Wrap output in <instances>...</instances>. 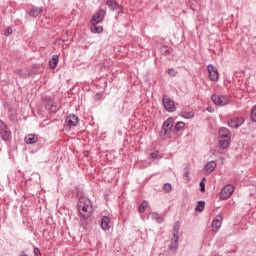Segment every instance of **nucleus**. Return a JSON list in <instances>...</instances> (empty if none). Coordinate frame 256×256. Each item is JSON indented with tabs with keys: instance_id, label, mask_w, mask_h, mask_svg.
Wrapping results in <instances>:
<instances>
[{
	"instance_id": "nucleus-42",
	"label": "nucleus",
	"mask_w": 256,
	"mask_h": 256,
	"mask_svg": "<svg viewBox=\"0 0 256 256\" xmlns=\"http://www.w3.org/2000/svg\"><path fill=\"white\" fill-rule=\"evenodd\" d=\"M105 85H107V81H105Z\"/></svg>"
},
{
	"instance_id": "nucleus-2",
	"label": "nucleus",
	"mask_w": 256,
	"mask_h": 256,
	"mask_svg": "<svg viewBox=\"0 0 256 256\" xmlns=\"http://www.w3.org/2000/svg\"><path fill=\"white\" fill-rule=\"evenodd\" d=\"M218 147L220 149H228L231 145V132L226 127H221L218 131Z\"/></svg>"
},
{
	"instance_id": "nucleus-6",
	"label": "nucleus",
	"mask_w": 256,
	"mask_h": 256,
	"mask_svg": "<svg viewBox=\"0 0 256 256\" xmlns=\"http://www.w3.org/2000/svg\"><path fill=\"white\" fill-rule=\"evenodd\" d=\"M162 104L164 109H166L168 113H175V111H177V107H175V102L173 101V99H171V97L167 95H164L162 97Z\"/></svg>"
},
{
	"instance_id": "nucleus-5",
	"label": "nucleus",
	"mask_w": 256,
	"mask_h": 256,
	"mask_svg": "<svg viewBox=\"0 0 256 256\" xmlns=\"http://www.w3.org/2000/svg\"><path fill=\"white\" fill-rule=\"evenodd\" d=\"M0 137L2 141H11L13 139L9 126L3 120H0Z\"/></svg>"
},
{
	"instance_id": "nucleus-7",
	"label": "nucleus",
	"mask_w": 256,
	"mask_h": 256,
	"mask_svg": "<svg viewBox=\"0 0 256 256\" xmlns=\"http://www.w3.org/2000/svg\"><path fill=\"white\" fill-rule=\"evenodd\" d=\"M234 191H235V187L231 184H228L221 189L219 193V197L222 201H227V199H229V197L233 195Z\"/></svg>"
},
{
	"instance_id": "nucleus-10",
	"label": "nucleus",
	"mask_w": 256,
	"mask_h": 256,
	"mask_svg": "<svg viewBox=\"0 0 256 256\" xmlns=\"http://www.w3.org/2000/svg\"><path fill=\"white\" fill-rule=\"evenodd\" d=\"M173 123H175V120L172 117L164 121L162 125V131H163L164 137H167V135H170L171 131H173Z\"/></svg>"
},
{
	"instance_id": "nucleus-25",
	"label": "nucleus",
	"mask_w": 256,
	"mask_h": 256,
	"mask_svg": "<svg viewBox=\"0 0 256 256\" xmlns=\"http://www.w3.org/2000/svg\"><path fill=\"white\" fill-rule=\"evenodd\" d=\"M160 52L162 55H171V48H169L167 45H163L160 47Z\"/></svg>"
},
{
	"instance_id": "nucleus-19",
	"label": "nucleus",
	"mask_w": 256,
	"mask_h": 256,
	"mask_svg": "<svg viewBox=\"0 0 256 256\" xmlns=\"http://www.w3.org/2000/svg\"><path fill=\"white\" fill-rule=\"evenodd\" d=\"M41 13H43V8L33 7L28 12V15L30 17H34L35 18V17H39V15H41Z\"/></svg>"
},
{
	"instance_id": "nucleus-41",
	"label": "nucleus",
	"mask_w": 256,
	"mask_h": 256,
	"mask_svg": "<svg viewBox=\"0 0 256 256\" xmlns=\"http://www.w3.org/2000/svg\"><path fill=\"white\" fill-rule=\"evenodd\" d=\"M19 256H28L25 251L20 252Z\"/></svg>"
},
{
	"instance_id": "nucleus-26",
	"label": "nucleus",
	"mask_w": 256,
	"mask_h": 256,
	"mask_svg": "<svg viewBox=\"0 0 256 256\" xmlns=\"http://www.w3.org/2000/svg\"><path fill=\"white\" fill-rule=\"evenodd\" d=\"M14 73L16 75H18V77L20 79H27V75L25 74V70L24 69H18V70H15Z\"/></svg>"
},
{
	"instance_id": "nucleus-31",
	"label": "nucleus",
	"mask_w": 256,
	"mask_h": 256,
	"mask_svg": "<svg viewBox=\"0 0 256 256\" xmlns=\"http://www.w3.org/2000/svg\"><path fill=\"white\" fill-rule=\"evenodd\" d=\"M5 37H9L10 35H13V28L7 27L4 32Z\"/></svg>"
},
{
	"instance_id": "nucleus-23",
	"label": "nucleus",
	"mask_w": 256,
	"mask_h": 256,
	"mask_svg": "<svg viewBox=\"0 0 256 256\" xmlns=\"http://www.w3.org/2000/svg\"><path fill=\"white\" fill-rule=\"evenodd\" d=\"M195 211H198V213H203V211H205V201H198Z\"/></svg>"
},
{
	"instance_id": "nucleus-17",
	"label": "nucleus",
	"mask_w": 256,
	"mask_h": 256,
	"mask_svg": "<svg viewBox=\"0 0 256 256\" xmlns=\"http://www.w3.org/2000/svg\"><path fill=\"white\" fill-rule=\"evenodd\" d=\"M106 5L107 7H109V9H111L112 11H119V8L121 5H119V3L115 0H107L106 1Z\"/></svg>"
},
{
	"instance_id": "nucleus-12",
	"label": "nucleus",
	"mask_w": 256,
	"mask_h": 256,
	"mask_svg": "<svg viewBox=\"0 0 256 256\" xmlns=\"http://www.w3.org/2000/svg\"><path fill=\"white\" fill-rule=\"evenodd\" d=\"M221 225H223V214L220 213V214L216 215V217L212 221V224H211L212 231L214 233H217V231H219V229H221Z\"/></svg>"
},
{
	"instance_id": "nucleus-39",
	"label": "nucleus",
	"mask_w": 256,
	"mask_h": 256,
	"mask_svg": "<svg viewBox=\"0 0 256 256\" xmlns=\"http://www.w3.org/2000/svg\"><path fill=\"white\" fill-rule=\"evenodd\" d=\"M25 74H26V79H29V77L33 76V70H26Z\"/></svg>"
},
{
	"instance_id": "nucleus-11",
	"label": "nucleus",
	"mask_w": 256,
	"mask_h": 256,
	"mask_svg": "<svg viewBox=\"0 0 256 256\" xmlns=\"http://www.w3.org/2000/svg\"><path fill=\"white\" fill-rule=\"evenodd\" d=\"M79 123V117L75 114H70L65 118V125L68 129H73V127H77Z\"/></svg>"
},
{
	"instance_id": "nucleus-34",
	"label": "nucleus",
	"mask_w": 256,
	"mask_h": 256,
	"mask_svg": "<svg viewBox=\"0 0 256 256\" xmlns=\"http://www.w3.org/2000/svg\"><path fill=\"white\" fill-rule=\"evenodd\" d=\"M157 157H159L158 151H154V152L150 153V159H157Z\"/></svg>"
},
{
	"instance_id": "nucleus-8",
	"label": "nucleus",
	"mask_w": 256,
	"mask_h": 256,
	"mask_svg": "<svg viewBox=\"0 0 256 256\" xmlns=\"http://www.w3.org/2000/svg\"><path fill=\"white\" fill-rule=\"evenodd\" d=\"M44 107L46 111H49V113H57L61 108L58 107L57 102L51 98H46L44 100Z\"/></svg>"
},
{
	"instance_id": "nucleus-14",
	"label": "nucleus",
	"mask_w": 256,
	"mask_h": 256,
	"mask_svg": "<svg viewBox=\"0 0 256 256\" xmlns=\"http://www.w3.org/2000/svg\"><path fill=\"white\" fill-rule=\"evenodd\" d=\"M243 123H245L244 118L235 117L228 121V126H230L231 129H239V127H241V125H243Z\"/></svg>"
},
{
	"instance_id": "nucleus-18",
	"label": "nucleus",
	"mask_w": 256,
	"mask_h": 256,
	"mask_svg": "<svg viewBox=\"0 0 256 256\" xmlns=\"http://www.w3.org/2000/svg\"><path fill=\"white\" fill-rule=\"evenodd\" d=\"M216 168H217V162L213 160L207 162L205 165V171H207V173H213V171H215Z\"/></svg>"
},
{
	"instance_id": "nucleus-4",
	"label": "nucleus",
	"mask_w": 256,
	"mask_h": 256,
	"mask_svg": "<svg viewBox=\"0 0 256 256\" xmlns=\"http://www.w3.org/2000/svg\"><path fill=\"white\" fill-rule=\"evenodd\" d=\"M179 222H177L172 231V239H171V244L169 245L170 251H177L179 249Z\"/></svg>"
},
{
	"instance_id": "nucleus-9",
	"label": "nucleus",
	"mask_w": 256,
	"mask_h": 256,
	"mask_svg": "<svg viewBox=\"0 0 256 256\" xmlns=\"http://www.w3.org/2000/svg\"><path fill=\"white\" fill-rule=\"evenodd\" d=\"M105 15H107V10L105 9H99L95 12V14L92 16V18L90 19V23H103L104 19H105Z\"/></svg>"
},
{
	"instance_id": "nucleus-38",
	"label": "nucleus",
	"mask_w": 256,
	"mask_h": 256,
	"mask_svg": "<svg viewBox=\"0 0 256 256\" xmlns=\"http://www.w3.org/2000/svg\"><path fill=\"white\" fill-rule=\"evenodd\" d=\"M189 174H190V172H189V168H184V173H183V177H186V179H189Z\"/></svg>"
},
{
	"instance_id": "nucleus-32",
	"label": "nucleus",
	"mask_w": 256,
	"mask_h": 256,
	"mask_svg": "<svg viewBox=\"0 0 256 256\" xmlns=\"http://www.w3.org/2000/svg\"><path fill=\"white\" fill-rule=\"evenodd\" d=\"M168 75H169L170 77H175V75H177V72L175 71L174 68H169V69H168Z\"/></svg>"
},
{
	"instance_id": "nucleus-35",
	"label": "nucleus",
	"mask_w": 256,
	"mask_h": 256,
	"mask_svg": "<svg viewBox=\"0 0 256 256\" xmlns=\"http://www.w3.org/2000/svg\"><path fill=\"white\" fill-rule=\"evenodd\" d=\"M123 13H125V9L123 8L122 5H120V8H118V13L116 15V19H117V17H119V15H121Z\"/></svg>"
},
{
	"instance_id": "nucleus-20",
	"label": "nucleus",
	"mask_w": 256,
	"mask_h": 256,
	"mask_svg": "<svg viewBox=\"0 0 256 256\" xmlns=\"http://www.w3.org/2000/svg\"><path fill=\"white\" fill-rule=\"evenodd\" d=\"M57 65H59V56L53 55L49 61V67L50 69H57Z\"/></svg>"
},
{
	"instance_id": "nucleus-40",
	"label": "nucleus",
	"mask_w": 256,
	"mask_h": 256,
	"mask_svg": "<svg viewBox=\"0 0 256 256\" xmlns=\"http://www.w3.org/2000/svg\"><path fill=\"white\" fill-rule=\"evenodd\" d=\"M25 74H26V79H29V77L33 76V70H26Z\"/></svg>"
},
{
	"instance_id": "nucleus-33",
	"label": "nucleus",
	"mask_w": 256,
	"mask_h": 256,
	"mask_svg": "<svg viewBox=\"0 0 256 256\" xmlns=\"http://www.w3.org/2000/svg\"><path fill=\"white\" fill-rule=\"evenodd\" d=\"M102 98L103 94H101L100 92L96 93L94 96L95 101H101Z\"/></svg>"
},
{
	"instance_id": "nucleus-15",
	"label": "nucleus",
	"mask_w": 256,
	"mask_h": 256,
	"mask_svg": "<svg viewBox=\"0 0 256 256\" xmlns=\"http://www.w3.org/2000/svg\"><path fill=\"white\" fill-rule=\"evenodd\" d=\"M24 141L26 145H35L39 141V135L37 134H28L25 136Z\"/></svg>"
},
{
	"instance_id": "nucleus-28",
	"label": "nucleus",
	"mask_w": 256,
	"mask_h": 256,
	"mask_svg": "<svg viewBox=\"0 0 256 256\" xmlns=\"http://www.w3.org/2000/svg\"><path fill=\"white\" fill-rule=\"evenodd\" d=\"M152 219L154 221H157V223H162L163 222V217H161L159 215V213H157V212L152 213Z\"/></svg>"
},
{
	"instance_id": "nucleus-3",
	"label": "nucleus",
	"mask_w": 256,
	"mask_h": 256,
	"mask_svg": "<svg viewBox=\"0 0 256 256\" xmlns=\"http://www.w3.org/2000/svg\"><path fill=\"white\" fill-rule=\"evenodd\" d=\"M210 99L216 107H225L231 103V97L225 94H212Z\"/></svg>"
},
{
	"instance_id": "nucleus-1",
	"label": "nucleus",
	"mask_w": 256,
	"mask_h": 256,
	"mask_svg": "<svg viewBox=\"0 0 256 256\" xmlns=\"http://www.w3.org/2000/svg\"><path fill=\"white\" fill-rule=\"evenodd\" d=\"M77 209L80 216L83 219H89L91 215H93V202L89 200L87 197H80L77 203Z\"/></svg>"
},
{
	"instance_id": "nucleus-29",
	"label": "nucleus",
	"mask_w": 256,
	"mask_h": 256,
	"mask_svg": "<svg viewBox=\"0 0 256 256\" xmlns=\"http://www.w3.org/2000/svg\"><path fill=\"white\" fill-rule=\"evenodd\" d=\"M162 189L166 193H171V191H173V186H171V183H165Z\"/></svg>"
},
{
	"instance_id": "nucleus-36",
	"label": "nucleus",
	"mask_w": 256,
	"mask_h": 256,
	"mask_svg": "<svg viewBox=\"0 0 256 256\" xmlns=\"http://www.w3.org/2000/svg\"><path fill=\"white\" fill-rule=\"evenodd\" d=\"M201 193H205V182L202 180L199 183Z\"/></svg>"
},
{
	"instance_id": "nucleus-30",
	"label": "nucleus",
	"mask_w": 256,
	"mask_h": 256,
	"mask_svg": "<svg viewBox=\"0 0 256 256\" xmlns=\"http://www.w3.org/2000/svg\"><path fill=\"white\" fill-rule=\"evenodd\" d=\"M181 116L184 119H193V117H195V114H193V112H182Z\"/></svg>"
},
{
	"instance_id": "nucleus-13",
	"label": "nucleus",
	"mask_w": 256,
	"mask_h": 256,
	"mask_svg": "<svg viewBox=\"0 0 256 256\" xmlns=\"http://www.w3.org/2000/svg\"><path fill=\"white\" fill-rule=\"evenodd\" d=\"M207 71L209 73L210 81H219V71H217V67L213 66V64H209L207 66Z\"/></svg>"
},
{
	"instance_id": "nucleus-24",
	"label": "nucleus",
	"mask_w": 256,
	"mask_h": 256,
	"mask_svg": "<svg viewBox=\"0 0 256 256\" xmlns=\"http://www.w3.org/2000/svg\"><path fill=\"white\" fill-rule=\"evenodd\" d=\"M147 207H149V202H147V200L142 201V203L138 207L139 213H143L147 209Z\"/></svg>"
},
{
	"instance_id": "nucleus-37",
	"label": "nucleus",
	"mask_w": 256,
	"mask_h": 256,
	"mask_svg": "<svg viewBox=\"0 0 256 256\" xmlns=\"http://www.w3.org/2000/svg\"><path fill=\"white\" fill-rule=\"evenodd\" d=\"M34 256H41V250L39 248L34 247L33 249Z\"/></svg>"
},
{
	"instance_id": "nucleus-22",
	"label": "nucleus",
	"mask_w": 256,
	"mask_h": 256,
	"mask_svg": "<svg viewBox=\"0 0 256 256\" xmlns=\"http://www.w3.org/2000/svg\"><path fill=\"white\" fill-rule=\"evenodd\" d=\"M90 25H91L90 30L92 33H98V34L103 33V26H98L97 23H90Z\"/></svg>"
},
{
	"instance_id": "nucleus-27",
	"label": "nucleus",
	"mask_w": 256,
	"mask_h": 256,
	"mask_svg": "<svg viewBox=\"0 0 256 256\" xmlns=\"http://www.w3.org/2000/svg\"><path fill=\"white\" fill-rule=\"evenodd\" d=\"M250 120L252 123H256V105L251 109Z\"/></svg>"
},
{
	"instance_id": "nucleus-16",
	"label": "nucleus",
	"mask_w": 256,
	"mask_h": 256,
	"mask_svg": "<svg viewBox=\"0 0 256 256\" xmlns=\"http://www.w3.org/2000/svg\"><path fill=\"white\" fill-rule=\"evenodd\" d=\"M111 223V218L109 216H104L101 220L100 227L103 229V231H109L111 226L109 224Z\"/></svg>"
},
{
	"instance_id": "nucleus-21",
	"label": "nucleus",
	"mask_w": 256,
	"mask_h": 256,
	"mask_svg": "<svg viewBox=\"0 0 256 256\" xmlns=\"http://www.w3.org/2000/svg\"><path fill=\"white\" fill-rule=\"evenodd\" d=\"M183 129H185V122H177L174 126L173 133L177 135L179 132L183 131Z\"/></svg>"
}]
</instances>
